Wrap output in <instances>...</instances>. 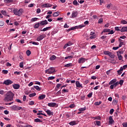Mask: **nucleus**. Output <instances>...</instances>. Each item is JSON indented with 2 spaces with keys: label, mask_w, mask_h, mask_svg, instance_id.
Here are the masks:
<instances>
[{
  "label": "nucleus",
  "mask_w": 127,
  "mask_h": 127,
  "mask_svg": "<svg viewBox=\"0 0 127 127\" xmlns=\"http://www.w3.org/2000/svg\"><path fill=\"white\" fill-rule=\"evenodd\" d=\"M14 94L11 92V91H9L6 94V96L3 99L4 102H11L13 100V97Z\"/></svg>",
  "instance_id": "nucleus-1"
},
{
  "label": "nucleus",
  "mask_w": 127,
  "mask_h": 127,
  "mask_svg": "<svg viewBox=\"0 0 127 127\" xmlns=\"http://www.w3.org/2000/svg\"><path fill=\"white\" fill-rule=\"evenodd\" d=\"M13 13L15 15H17V16H21L22 14H23V9L20 8L19 9L16 8L13 10Z\"/></svg>",
  "instance_id": "nucleus-2"
},
{
  "label": "nucleus",
  "mask_w": 127,
  "mask_h": 127,
  "mask_svg": "<svg viewBox=\"0 0 127 127\" xmlns=\"http://www.w3.org/2000/svg\"><path fill=\"white\" fill-rule=\"evenodd\" d=\"M56 71H55V68L54 67H50L48 69L45 70L46 74H53V73H55Z\"/></svg>",
  "instance_id": "nucleus-3"
},
{
  "label": "nucleus",
  "mask_w": 127,
  "mask_h": 127,
  "mask_svg": "<svg viewBox=\"0 0 127 127\" xmlns=\"http://www.w3.org/2000/svg\"><path fill=\"white\" fill-rule=\"evenodd\" d=\"M85 25H80L78 26H75L74 27H72L67 30V31H71V30H74V29H79V28H82L84 27Z\"/></svg>",
  "instance_id": "nucleus-4"
},
{
  "label": "nucleus",
  "mask_w": 127,
  "mask_h": 127,
  "mask_svg": "<svg viewBox=\"0 0 127 127\" xmlns=\"http://www.w3.org/2000/svg\"><path fill=\"white\" fill-rule=\"evenodd\" d=\"M104 54L105 55H108L111 58H114L115 57V55L110 51H105Z\"/></svg>",
  "instance_id": "nucleus-5"
},
{
  "label": "nucleus",
  "mask_w": 127,
  "mask_h": 127,
  "mask_svg": "<svg viewBox=\"0 0 127 127\" xmlns=\"http://www.w3.org/2000/svg\"><path fill=\"white\" fill-rule=\"evenodd\" d=\"M13 83V81H11L10 79H7L4 81L3 84L6 85V86H8V85H11Z\"/></svg>",
  "instance_id": "nucleus-6"
},
{
  "label": "nucleus",
  "mask_w": 127,
  "mask_h": 127,
  "mask_svg": "<svg viewBox=\"0 0 127 127\" xmlns=\"http://www.w3.org/2000/svg\"><path fill=\"white\" fill-rule=\"evenodd\" d=\"M48 106L49 107H51L52 108H54V107H58V105H57V104H56V103H48Z\"/></svg>",
  "instance_id": "nucleus-7"
},
{
  "label": "nucleus",
  "mask_w": 127,
  "mask_h": 127,
  "mask_svg": "<svg viewBox=\"0 0 127 127\" xmlns=\"http://www.w3.org/2000/svg\"><path fill=\"white\" fill-rule=\"evenodd\" d=\"M70 126H76V125H78V121H71L68 123Z\"/></svg>",
  "instance_id": "nucleus-8"
},
{
  "label": "nucleus",
  "mask_w": 127,
  "mask_h": 127,
  "mask_svg": "<svg viewBox=\"0 0 127 127\" xmlns=\"http://www.w3.org/2000/svg\"><path fill=\"white\" fill-rule=\"evenodd\" d=\"M109 123L110 125H113V124L115 123V121H114V119H113V117L112 116H110L109 117Z\"/></svg>",
  "instance_id": "nucleus-9"
},
{
  "label": "nucleus",
  "mask_w": 127,
  "mask_h": 127,
  "mask_svg": "<svg viewBox=\"0 0 127 127\" xmlns=\"http://www.w3.org/2000/svg\"><path fill=\"white\" fill-rule=\"evenodd\" d=\"M46 24H48V21H47L46 20H45L44 21H42L40 23V25H46Z\"/></svg>",
  "instance_id": "nucleus-10"
},
{
  "label": "nucleus",
  "mask_w": 127,
  "mask_h": 127,
  "mask_svg": "<svg viewBox=\"0 0 127 127\" xmlns=\"http://www.w3.org/2000/svg\"><path fill=\"white\" fill-rule=\"evenodd\" d=\"M86 61V59L84 58H81L78 60L79 64H81V63H84Z\"/></svg>",
  "instance_id": "nucleus-11"
},
{
  "label": "nucleus",
  "mask_w": 127,
  "mask_h": 127,
  "mask_svg": "<svg viewBox=\"0 0 127 127\" xmlns=\"http://www.w3.org/2000/svg\"><path fill=\"white\" fill-rule=\"evenodd\" d=\"M45 36H44V35H40V36L38 37L37 38V41H41L43 38H44Z\"/></svg>",
  "instance_id": "nucleus-12"
},
{
  "label": "nucleus",
  "mask_w": 127,
  "mask_h": 127,
  "mask_svg": "<svg viewBox=\"0 0 127 127\" xmlns=\"http://www.w3.org/2000/svg\"><path fill=\"white\" fill-rule=\"evenodd\" d=\"M75 85L77 88H83V86L80 83V82H79L78 81H77L76 82Z\"/></svg>",
  "instance_id": "nucleus-13"
},
{
  "label": "nucleus",
  "mask_w": 127,
  "mask_h": 127,
  "mask_svg": "<svg viewBox=\"0 0 127 127\" xmlns=\"http://www.w3.org/2000/svg\"><path fill=\"white\" fill-rule=\"evenodd\" d=\"M43 7H51L52 5L50 4L49 3H47L45 4H43L42 5Z\"/></svg>",
  "instance_id": "nucleus-14"
},
{
  "label": "nucleus",
  "mask_w": 127,
  "mask_h": 127,
  "mask_svg": "<svg viewBox=\"0 0 127 127\" xmlns=\"http://www.w3.org/2000/svg\"><path fill=\"white\" fill-rule=\"evenodd\" d=\"M12 87L15 90H17L20 88V86L19 84H15L12 85Z\"/></svg>",
  "instance_id": "nucleus-15"
},
{
  "label": "nucleus",
  "mask_w": 127,
  "mask_h": 127,
  "mask_svg": "<svg viewBox=\"0 0 127 127\" xmlns=\"http://www.w3.org/2000/svg\"><path fill=\"white\" fill-rule=\"evenodd\" d=\"M46 113H47L48 116H53V112L49 110L46 111Z\"/></svg>",
  "instance_id": "nucleus-16"
},
{
  "label": "nucleus",
  "mask_w": 127,
  "mask_h": 127,
  "mask_svg": "<svg viewBox=\"0 0 127 127\" xmlns=\"http://www.w3.org/2000/svg\"><path fill=\"white\" fill-rule=\"evenodd\" d=\"M123 71H124V68H123V66H121L120 67V70H118L117 71L118 75H121L122 74V73H123V72H122Z\"/></svg>",
  "instance_id": "nucleus-17"
},
{
  "label": "nucleus",
  "mask_w": 127,
  "mask_h": 127,
  "mask_svg": "<svg viewBox=\"0 0 127 127\" xmlns=\"http://www.w3.org/2000/svg\"><path fill=\"white\" fill-rule=\"evenodd\" d=\"M78 15V13L76 11L72 12V13L71 14V16L72 18L77 17Z\"/></svg>",
  "instance_id": "nucleus-18"
},
{
  "label": "nucleus",
  "mask_w": 127,
  "mask_h": 127,
  "mask_svg": "<svg viewBox=\"0 0 127 127\" xmlns=\"http://www.w3.org/2000/svg\"><path fill=\"white\" fill-rule=\"evenodd\" d=\"M46 97V95L45 94H43L39 96L38 100H44V99H45Z\"/></svg>",
  "instance_id": "nucleus-19"
},
{
  "label": "nucleus",
  "mask_w": 127,
  "mask_h": 127,
  "mask_svg": "<svg viewBox=\"0 0 127 127\" xmlns=\"http://www.w3.org/2000/svg\"><path fill=\"white\" fill-rule=\"evenodd\" d=\"M1 13H2V14H3V15H4L5 16H8V17H9V15H7V14H6V11L5 10H1Z\"/></svg>",
  "instance_id": "nucleus-20"
},
{
  "label": "nucleus",
  "mask_w": 127,
  "mask_h": 127,
  "mask_svg": "<svg viewBox=\"0 0 127 127\" xmlns=\"http://www.w3.org/2000/svg\"><path fill=\"white\" fill-rule=\"evenodd\" d=\"M59 14H60V12L59 11H57V12H55L54 13H53V16L54 17H56L57 16H58V15H59Z\"/></svg>",
  "instance_id": "nucleus-21"
},
{
  "label": "nucleus",
  "mask_w": 127,
  "mask_h": 127,
  "mask_svg": "<svg viewBox=\"0 0 127 127\" xmlns=\"http://www.w3.org/2000/svg\"><path fill=\"white\" fill-rule=\"evenodd\" d=\"M117 82V79H114L110 81V82L109 83V85H113V84H115Z\"/></svg>",
  "instance_id": "nucleus-22"
},
{
  "label": "nucleus",
  "mask_w": 127,
  "mask_h": 127,
  "mask_svg": "<svg viewBox=\"0 0 127 127\" xmlns=\"http://www.w3.org/2000/svg\"><path fill=\"white\" fill-rule=\"evenodd\" d=\"M121 32H127V27H123L121 29Z\"/></svg>",
  "instance_id": "nucleus-23"
},
{
  "label": "nucleus",
  "mask_w": 127,
  "mask_h": 127,
  "mask_svg": "<svg viewBox=\"0 0 127 127\" xmlns=\"http://www.w3.org/2000/svg\"><path fill=\"white\" fill-rule=\"evenodd\" d=\"M73 57H74L73 53H72V55H71V56H69L68 57H65L64 58V59H72L73 58Z\"/></svg>",
  "instance_id": "nucleus-24"
},
{
  "label": "nucleus",
  "mask_w": 127,
  "mask_h": 127,
  "mask_svg": "<svg viewBox=\"0 0 127 127\" xmlns=\"http://www.w3.org/2000/svg\"><path fill=\"white\" fill-rule=\"evenodd\" d=\"M110 30H111V29H104L103 31L102 32L101 34H103L105 32H110Z\"/></svg>",
  "instance_id": "nucleus-25"
},
{
  "label": "nucleus",
  "mask_w": 127,
  "mask_h": 127,
  "mask_svg": "<svg viewBox=\"0 0 127 127\" xmlns=\"http://www.w3.org/2000/svg\"><path fill=\"white\" fill-rule=\"evenodd\" d=\"M55 59H56V56L55 55H53L50 58V60H51V61H53L55 60Z\"/></svg>",
  "instance_id": "nucleus-26"
},
{
  "label": "nucleus",
  "mask_w": 127,
  "mask_h": 127,
  "mask_svg": "<svg viewBox=\"0 0 127 127\" xmlns=\"http://www.w3.org/2000/svg\"><path fill=\"white\" fill-rule=\"evenodd\" d=\"M51 28V26L50 27H47L45 28H44L43 30H41V31H47V30H49Z\"/></svg>",
  "instance_id": "nucleus-27"
},
{
  "label": "nucleus",
  "mask_w": 127,
  "mask_h": 127,
  "mask_svg": "<svg viewBox=\"0 0 127 127\" xmlns=\"http://www.w3.org/2000/svg\"><path fill=\"white\" fill-rule=\"evenodd\" d=\"M73 66V64L72 63L67 64L64 65V67H72Z\"/></svg>",
  "instance_id": "nucleus-28"
},
{
  "label": "nucleus",
  "mask_w": 127,
  "mask_h": 127,
  "mask_svg": "<svg viewBox=\"0 0 127 127\" xmlns=\"http://www.w3.org/2000/svg\"><path fill=\"white\" fill-rule=\"evenodd\" d=\"M4 1L6 3H9L10 2H13V0H4Z\"/></svg>",
  "instance_id": "nucleus-29"
},
{
  "label": "nucleus",
  "mask_w": 127,
  "mask_h": 127,
  "mask_svg": "<svg viewBox=\"0 0 127 127\" xmlns=\"http://www.w3.org/2000/svg\"><path fill=\"white\" fill-rule=\"evenodd\" d=\"M34 122L35 123H42V121L38 118L35 119Z\"/></svg>",
  "instance_id": "nucleus-30"
},
{
  "label": "nucleus",
  "mask_w": 127,
  "mask_h": 127,
  "mask_svg": "<svg viewBox=\"0 0 127 127\" xmlns=\"http://www.w3.org/2000/svg\"><path fill=\"white\" fill-rule=\"evenodd\" d=\"M102 104V101L96 102L94 103L95 106H100Z\"/></svg>",
  "instance_id": "nucleus-31"
},
{
  "label": "nucleus",
  "mask_w": 127,
  "mask_h": 127,
  "mask_svg": "<svg viewBox=\"0 0 127 127\" xmlns=\"http://www.w3.org/2000/svg\"><path fill=\"white\" fill-rule=\"evenodd\" d=\"M12 110H13V111H17V106H16V105H13L12 107Z\"/></svg>",
  "instance_id": "nucleus-32"
},
{
  "label": "nucleus",
  "mask_w": 127,
  "mask_h": 127,
  "mask_svg": "<svg viewBox=\"0 0 127 127\" xmlns=\"http://www.w3.org/2000/svg\"><path fill=\"white\" fill-rule=\"evenodd\" d=\"M62 92L63 94H64V93H68V92H69V89H64L62 90Z\"/></svg>",
  "instance_id": "nucleus-33"
},
{
  "label": "nucleus",
  "mask_w": 127,
  "mask_h": 127,
  "mask_svg": "<svg viewBox=\"0 0 127 127\" xmlns=\"http://www.w3.org/2000/svg\"><path fill=\"white\" fill-rule=\"evenodd\" d=\"M95 123H96V126H98V127H100V126H101V122H100V121H95Z\"/></svg>",
  "instance_id": "nucleus-34"
},
{
  "label": "nucleus",
  "mask_w": 127,
  "mask_h": 127,
  "mask_svg": "<svg viewBox=\"0 0 127 127\" xmlns=\"http://www.w3.org/2000/svg\"><path fill=\"white\" fill-rule=\"evenodd\" d=\"M117 56L118 57V59L119 60L121 61V60H123V56H122V55H119L117 54Z\"/></svg>",
  "instance_id": "nucleus-35"
},
{
  "label": "nucleus",
  "mask_w": 127,
  "mask_h": 127,
  "mask_svg": "<svg viewBox=\"0 0 127 127\" xmlns=\"http://www.w3.org/2000/svg\"><path fill=\"white\" fill-rule=\"evenodd\" d=\"M34 89H36L37 91H40L41 90V88L39 87L38 86H34Z\"/></svg>",
  "instance_id": "nucleus-36"
},
{
  "label": "nucleus",
  "mask_w": 127,
  "mask_h": 127,
  "mask_svg": "<svg viewBox=\"0 0 127 127\" xmlns=\"http://www.w3.org/2000/svg\"><path fill=\"white\" fill-rule=\"evenodd\" d=\"M40 25V23H38L34 26V28H38V27H39Z\"/></svg>",
  "instance_id": "nucleus-37"
},
{
  "label": "nucleus",
  "mask_w": 127,
  "mask_h": 127,
  "mask_svg": "<svg viewBox=\"0 0 127 127\" xmlns=\"http://www.w3.org/2000/svg\"><path fill=\"white\" fill-rule=\"evenodd\" d=\"M7 73H8V71L5 69H3L2 70V74H7Z\"/></svg>",
  "instance_id": "nucleus-38"
},
{
  "label": "nucleus",
  "mask_w": 127,
  "mask_h": 127,
  "mask_svg": "<svg viewBox=\"0 0 127 127\" xmlns=\"http://www.w3.org/2000/svg\"><path fill=\"white\" fill-rule=\"evenodd\" d=\"M35 96H36V93H31L29 95V96L30 97V98H32V97H34Z\"/></svg>",
  "instance_id": "nucleus-39"
},
{
  "label": "nucleus",
  "mask_w": 127,
  "mask_h": 127,
  "mask_svg": "<svg viewBox=\"0 0 127 127\" xmlns=\"http://www.w3.org/2000/svg\"><path fill=\"white\" fill-rule=\"evenodd\" d=\"M34 104H35V102L33 101H29V106H33Z\"/></svg>",
  "instance_id": "nucleus-40"
},
{
  "label": "nucleus",
  "mask_w": 127,
  "mask_h": 127,
  "mask_svg": "<svg viewBox=\"0 0 127 127\" xmlns=\"http://www.w3.org/2000/svg\"><path fill=\"white\" fill-rule=\"evenodd\" d=\"M75 106L74 104H71L69 106V108H70V109H74L75 108Z\"/></svg>",
  "instance_id": "nucleus-41"
},
{
  "label": "nucleus",
  "mask_w": 127,
  "mask_h": 127,
  "mask_svg": "<svg viewBox=\"0 0 127 127\" xmlns=\"http://www.w3.org/2000/svg\"><path fill=\"white\" fill-rule=\"evenodd\" d=\"M26 53V55H27V56H29L30 55V54H31V52H30L29 51V50H27Z\"/></svg>",
  "instance_id": "nucleus-42"
},
{
  "label": "nucleus",
  "mask_w": 127,
  "mask_h": 127,
  "mask_svg": "<svg viewBox=\"0 0 127 127\" xmlns=\"http://www.w3.org/2000/svg\"><path fill=\"white\" fill-rule=\"evenodd\" d=\"M79 111L80 112H84V111H86V107L82 108H80L79 109Z\"/></svg>",
  "instance_id": "nucleus-43"
},
{
  "label": "nucleus",
  "mask_w": 127,
  "mask_h": 127,
  "mask_svg": "<svg viewBox=\"0 0 127 127\" xmlns=\"http://www.w3.org/2000/svg\"><path fill=\"white\" fill-rule=\"evenodd\" d=\"M121 23L122 24H127V21L125 20H122Z\"/></svg>",
  "instance_id": "nucleus-44"
},
{
  "label": "nucleus",
  "mask_w": 127,
  "mask_h": 127,
  "mask_svg": "<svg viewBox=\"0 0 127 127\" xmlns=\"http://www.w3.org/2000/svg\"><path fill=\"white\" fill-rule=\"evenodd\" d=\"M37 19H38V18H33L31 19V21H32V22L34 21H37Z\"/></svg>",
  "instance_id": "nucleus-45"
},
{
  "label": "nucleus",
  "mask_w": 127,
  "mask_h": 127,
  "mask_svg": "<svg viewBox=\"0 0 127 127\" xmlns=\"http://www.w3.org/2000/svg\"><path fill=\"white\" fill-rule=\"evenodd\" d=\"M73 3L74 5H78L79 4V3H78V2L76 0H74L73 1Z\"/></svg>",
  "instance_id": "nucleus-46"
},
{
  "label": "nucleus",
  "mask_w": 127,
  "mask_h": 127,
  "mask_svg": "<svg viewBox=\"0 0 127 127\" xmlns=\"http://www.w3.org/2000/svg\"><path fill=\"white\" fill-rule=\"evenodd\" d=\"M118 84H120L121 86H123V84H124V80L121 79L119 82H118Z\"/></svg>",
  "instance_id": "nucleus-47"
},
{
  "label": "nucleus",
  "mask_w": 127,
  "mask_h": 127,
  "mask_svg": "<svg viewBox=\"0 0 127 127\" xmlns=\"http://www.w3.org/2000/svg\"><path fill=\"white\" fill-rule=\"evenodd\" d=\"M114 112H115V110L114 109H111L109 112L110 115H113L114 114Z\"/></svg>",
  "instance_id": "nucleus-48"
},
{
  "label": "nucleus",
  "mask_w": 127,
  "mask_h": 127,
  "mask_svg": "<svg viewBox=\"0 0 127 127\" xmlns=\"http://www.w3.org/2000/svg\"><path fill=\"white\" fill-rule=\"evenodd\" d=\"M54 79H55V77L54 76H50L48 77V80L49 81V80H54Z\"/></svg>",
  "instance_id": "nucleus-49"
},
{
  "label": "nucleus",
  "mask_w": 127,
  "mask_h": 127,
  "mask_svg": "<svg viewBox=\"0 0 127 127\" xmlns=\"http://www.w3.org/2000/svg\"><path fill=\"white\" fill-rule=\"evenodd\" d=\"M92 96H93V92H91L90 93H89L87 95L88 98H92Z\"/></svg>",
  "instance_id": "nucleus-50"
},
{
  "label": "nucleus",
  "mask_w": 127,
  "mask_h": 127,
  "mask_svg": "<svg viewBox=\"0 0 127 127\" xmlns=\"http://www.w3.org/2000/svg\"><path fill=\"white\" fill-rule=\"evenodd\" d=\"M117 54H119V55H122V54H124L123 51H118L117 52Z\"/></svg>",
  "instance_id": "nucleus-51"
},
{
  "label": "nucleus",
  "mask_w": 127,
  "mask_h": 127,
  "mask_svg": "<svg viewBox=\"0 0 127 127\" xmlns=\"http://www.w3.org/2000/svg\"><path fill=\"white\" fill-rule=\"evenodd\" d=\"M19 67L20 68H23V62H21L19 64Z\"/></svg>",
  "instance_id": "nucleus-52"
},
{
  "label": "nucleus",
  "mask_w": 127,
  "mask_h": 127,
  "mask_svg": "<svg viewBox=\"0 0 127 127\" xmlns=\"http://www.w3.org/2000/svg\"><path fill=\"white\" fill-rule=\"evenodd\" d=\"M66 44L67 45V46H71V45H73V43L70 41L68 42Z\"/></svg>",
  "instance_id": "nucleus-53"
},
{
  "label": "nucleus",
  "mask_w": 127,
  "mask_h": 127,
  "mask_svg": "<svg viewBox=\"0 0 127 127\" xmlns=\"http://www.w3.org/2000/svg\"><path fill=\"white\" fill-rule=\"evenodd\" d=\"M112 69H109V70L106 71L107 75H110L111 74V71Z\"/></svg>",
  "instance_id": "nucleus-54"
},
{
  "label": "nucleus",
  "mask_w": 127,
  "mask_h": 127,
  "mask_svg": "<svg viewBox=\"0 0 127 127\" xmlns=\"http://www.w3.org/2000/svg\"><path fill=\"white\" fill-rule=\"evenodd\" d=\"M114 30H110V32H109L108 34H114Z\"/></svg>",
  "instance_id": "nucleus-55"
},
{
  "label": "nucleus",
  "mask_w": 127,
  "mask_h": 127,
  "mask_svg": "<svg viewBox=\"0 0 127 127\" xmlns=\"http://www.w3.org/2000/svg\"><path fill=\"white\" fill-rule=\"evenodd\" d=\"M115 29L117 31H121V29H120V28H119V27H115Z\"/></svg>",
  "instance_id": "nucleus-56"
},
{
  "label": "nucleus",
  "mask_w": 127,
  "mask_h": 127,
  "mask_svg": "<svg viewBox=\"0 0 127 127\" xmlns=\"http://www.w3.org/2000/svg\"><path fill=\"white\" fill-rule=\"evenodd\" d=\"M111 6H112V3L108 4L107 5V8H108V9H109V8L111 7Z\"/></svg>",
  "instance_id": "nucleus-57"
},
{
  "label": "nucleus",
  "mask_w": 127,
  "mask_h": 127,
  "mask_svg": "<svg viewBox=\"0 0 127 127\" xmlns=\"http://www.w3.org/2000/svg\"><path fill=\"white\" fill-rule=\"evenodd\" d=\"M113 104H114V105H117V104H118V101L116 100H114L113 101Z\"/></svg>",
  "instance_id": "nucleus-58"
},
{
  "label": "nucleus",
  "mask_w": 127,
  "mask_h": 127,
  "mask_svg": "<svg viewBox=\"0 0 127 127\" xmlns=\"http://www.w3.org/2000/svg\"><path fill=\"white\" fill-rule=\"evenodd\" d=\"M103 22V18H100L98 20V23H102Z\"/></svg>",
  "instance_id": "nucleus-59"
},
{
  "label": "nucleus",
  "mask_w": 127,
  "mask_h": 127,
  "mask_svg": "<svg viewBox=\"0 0 127 127\" xmlns=\"http://www.w3.org/2000/svg\"><path fill=\"white\" fill-rule=\"evenodd\" d=\"M81 100L82 101H84L85 100V95H83L81 96Z\"/></svg>",
  "instance_id": "nucleus-60"
},
{
  "label": "nucleus",
  "mask_w": 127,
  "mask_h": 127,
  "mask_svg": "<svg viewBox=\"0 0 127 127\" xmlns=\"http://www.w3.org/2000/svg\"><path fill=\"white\" fill-rule=\"evenodd\" d=\"M4 25V22L0 21V26H3Z\"/></svg>",
  "instance_id": "nucleus-61"
},
{
  "label": "nucleus",
  "mask_w": 127,
  "mask_h": 127,
  "mask_svg": "<svg viewBox=\"0 0 127 127\" xmlns=\"http://www.w3.org/2000/svg\"><path fill=\"white\" fill-rule=\"evenodd\" d=\"M95 120H101V117L100 116H97L96 117H95Z\"/></svg>",
  "instance_id": "nucleus-62"
},
{
  "label": "nucleus",
  "mask_w": 127,
  "mask_h": 127,
  "mask_svg": "<svg viewBox=\"0 0 127 127\" xmlns=\"http://www.w3.org/2000/svg\"><path fill=\"white\" fill-rule=\"evenodd\" d=\"M20 72H19V71H15L14 72V74H16L17 75H20Z\"/></svg>",
  "instance_id": "nucleus-63"
},
{
  "label": "nucleus",
  "mask_w": 127,
  "mask_h": 127,
  "mask_svg": "<svg viewBox=\"0 0 127 127\" xmlns=\"http://www.w3.org/2000/svg\"><path fill=\"white\" fill-rule=\"evenodd\" d=\"M123 126L124 127H127V123H123Z\"/></svg>",
  "instance_id": "nucleus-64"
}]
</instances>
